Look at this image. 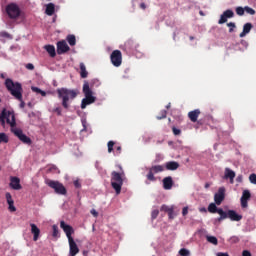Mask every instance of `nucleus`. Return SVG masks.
I'll list each match as a JSON object with an SVG mask.
<instances>
[{
  "label": "nucleus",
  "instance_id": "obj_43",
  "mask_svg": "<svg viewBox=\"0 0 256 256\" xmlns=\"http://www.w3.org/2000/svg\"><path fill=\"white\" fill-rule=\"evenodd\" d=\"M173 208H169V206H167V205H162L161 206V208H160V211H164L165 213H171V210H172Z\"/></svg>",
  "mask_w": 256,
  "mask_h": 256
},
{
  "label": "nucleus",
  "instance_id": "obj_45",
  "mask_svg": "<svg viewBox=\"0 0 256 256\" xmlns=\"http://www.w3.org/2000/svg\"><path fill=\"white\" fill-rule=\"evenodd\" d=\"M151 217H152V219L159 217V210H153L151 213Z\"/></svg>",
  "mask_w": 256,
  "mask_h": 256
},
{
  "label": "nucleus",
  "instance_id": "obj_28",
  "mask_svg": "<svg viewBox=\"0 0 256 256\" xmlns=\"http://www.w3.org/2000/svg\"><path fill=\"white\" fill-rule=\"evenodd\" d=\"M66 41L69 43L71 47H75V45H77V38H75V35L73 34H69L66 37Z\"/></svg>",
  "mask_w": 256,
  "mask_h": 256
},
{
  "label": "nucleus",
  "instance_id": "obj_32",
  "mask_svg": "<svg viewBox=\"0 0 256 256\" xmlns=\"http://www.w3.org/2000/svg\"><path fill=\"white\" fill-rule=\"evenodd\" d=\"M1 143H9V136H7L4 132L0 133V144Z\"/></svg>",
  "mask_w": 256,
  "mask_h": 256
},
{
  "label": "nucleus",
  "instance_id": "obj_1",
  "mask_svg": "<svg viewBox=\"0 0 256 256\" xmlns=\"http://www.w3.org/2000/svg\"><path fill=\"white\" fill-rule=\"evenodd\" d=\"M7 91L16 99L20 101V109H25V101H23V86L19 82H13L11 78H7L4 83Z\"/></svg>",
  "mask_w": 256,
  "mask_h": 256
},
{
  "label": "nucleus",
  "instance_id": "obj_27",
  "mask_svg": "<svg viewBox=\"0 0 256 256\" xmlns=\"http://www.w3.org/2000/svg\"><path fill=\"white\" fill-rule=\"evenodd\" d=\"M45 13L46 15H49V17H51L55 13V4L53 3L47 4Z\"/></svg>",
  "mask_w": 256,
  "mask_h": 256
},
{
  "label": "nucleus",
  "instance_id": "obj_5",
  "mask_svg": "<svg viewBox=\"0 0 256 256\" xmlns=\"http://www.w3.org/2000/svg\"><path fill=\"white\" fill-rule=\"evenodd\" d=\"M208 212L209 213H218V215H220V217H218L214 220V223H221V221H225V219H227V212H225L223 210V208H217L216 203L209 204Z\"/></svg>",
  "mask_w": 256,
  "mask_h": 256
},
{
  "label": "nucleus",
  "instance_id": "obj_19",
  "mask_svg": "<svg viewBox=\"0 0 256 256\" xmlns=\"http://www.w3.org/2000/svg\"><path fill=\"white\" fill-rule=\"evenodd\" d=\"M224 179H229L231 185H233L235 183V171L225 168Z\"/></svg>",
  "mask_w": 256,
  "mask_h": 256
},
{
  "label": "nucleus",
  "instance_id": "obj_44",
  "mask_svg": "<svg viewBox=\"0 0 256 256\" xmlns=\"http://www.w3.org/2000/svg\"><path fill=\"white\" fill-rule=\"evenodd\" d=\"M249 181L250 183H252L253 185H256V174L253 173L249 176Z\"/></svg>",
  "mask_w": 256,
  "mask_h": 256
},
{
  "label": "nucleus",
  "instance_id": "obj_21",
  "mask_svg": "<svg viewBox=\"0 0 256 256\" xmlns=\"http://www.w3.org/2000/svg\"><path fill=\"white\" fill-rule=\"evenodd\" d=\"M200 115H201V110L195 109L188 113V118L190 119V121H192V123H197V119H199Z\"/></svg>",
  "mask_w": 256,
  "mask_h": 256
},
{
  "label": "nucleus",
  "instance_id": "obj_7",
  "mask_svg": "<svg viewBox=\"0 0 256 256\" xmlns=\"http://www.w3.org/2000/svg\"><path fill=\"white\" fill-rule=\"evenodd\" d=\"M6 13L10 19L21 17V8L16 3H10L6 6Z\"/></svg>",
  "mask_w": 256,
  "mask_h": 256
},
{
  "label": "nucleus",
  "instance_id": "obj_54",
  "mask_svg": "<svg viewBox=\"0 0 256 256\" xmlns=\"http://www.w3.org/2000/svg\"><path fill=\"white\" fill-rule=\"evenodd\" d=\"M231 242L232 243H239V237H237V236L232 237Z\"/></svg>",
  "mask_w": 256,
  "mask_h": 256
},
{
  "label": "nucleus",
  "instance_id": "obj_29",
  "mask_svg": "<svg viewBox=\"0 0 256 256\" xmlns=\"http://www.w3.org/2000/svg\"><path fill=\"white\" fill-rule=\"evenodd\" d=\"M206 241L212 245H219V240H217V237L215 236H206Z\"/></svg>",
  "mask_w": 256,
  "mask_h": 256
},
{
  "label": "nucleus",
  "instance_id": "obj_56",
  "mask_svg": "<svg viewBox=\"0 0 256 256\" xmlns=\"http://www.w3.org/2000/svg\"><path fill=\"white\" fill-rule=\"evenodd\" d=\"M169 219H174L175 216H173V208L171 209V212H168Z\"/></svg>",
  "mask_w": 256,
  "mask_h": 256
},
{
  "label": "nucleus",
  "instance_id": "obj_41",
  "mask_svg": "<svg viewBox=\"0 0 256 256\" xmlns=\"http://www.w3.org/2000/svg\"><path fill=\"white\" fill-rule=\"evenodd\" d=\"M227 27H230L229 33H233V31H235V28L237 27V25H235L234 22H229V23H227Z\"/></svg>",
  "mask_w": 256,
  "mask_h": 256
},
{
  "label": "nucleus",
  "instance_id": "obj_35",
  "mask_svg": "<svg viewBox=\"0 0 256 256\" xmlns=\"http://www.w3.org/2000/svg\"><path fill=\"white\" fill-rule=\"evenodd\" d=\"M179 255L180 256H190L191 252L187 250L186 248H182L179 250Z\"/></svg>",
  "mask_w": 256,
  "mask_h": 256
},
{
  "label": "nucleus",
  "instance_id": "obj_14",
  "mask_svg": "<svg viewBox=\"0 0 256 256\" xmlns=\"http://www.w3.org/2000/svg\"><path fill=\"white\" fill-rule=\"evenodd\" d=\"M69 45H67V42L65 40L57 42V54L63 55L67 53V51H70Z\"/></svg>",
  "mask_w": 256,
  "mask_h": 256
},
{
  "label": "nucleus",
  "instance_id": "obj_33",
  "mask_svg": "<svg viewBox=\"0 0 256 256\" xmlns=\"http://www.w3.org/2000/svg\"><path fill=\"white\" fill-rule=\"evenodd\" d=\"M236 14L243 17V15H245V8L241 6L236 7Z\"/></svg>",
  "mask_w": 256,
  "mask_h": 256
},
{
  "label": "nucleus",
  "instance_id": "obj_17",
  "mask_svg": "<svg viewBox=\"0 0 256 256\" xmlns=\"http://www.w3.org/2000/svg\"><path fill=\"white\" fill-rule=\"evenodd\" d=\"M68 243H69V249H70L69 250L70 256H76L77 253H79V246H77V243L73 238L68 240Z\"/></svg>",
  "mask_w": 256,
  "mask_h": 256
},
{
  "label": "nucleus",
  "instance_id": "obj_12",
  "mask_svg": "<svg viewBox=\"0 0 256 256\" xmlns=\"http://www.w3.org/2000/svg\"><path fill=\"white\" fill-rule=\"evenodd\" d=\"M225 201V187H220L214 194V202L216 205H221Z\"/></svg>",
  "mask_w": 256,
  "mask_h": 256
},
{
  "label": "nucleus",
  "instance_id": "obj_9",
  "mask_svg": "<svg viewBox=\"0 0 256 256\" xmlns=\"http://www.w3.org/2000/svg\"><path fill=\"white\" fill-rule=\"evenodd\" d=\"M163 171H165V168L161 165H154V166H151L149 169H148V174L146 175V179L148 181H152V182H155L157 181V178H155V174L157 173H163Z\"/></svg>",
  "mask_w": 256,
  "mask_h": 256
},
{
  "label": "nucleus",
  "instance_id": "obj_53",
  "mask_svg": "<svg viewBox=\"0 0 256 256\" xmlns=\"http://www.w3.org/2000/svg\"><path fill=\"white\" fill-rule=\"evenodd\" d=\"M242 256H252V255H251V252L249 250H244L242 252Z\"/></svg>",
  "mask_w": 256,
  "mask_h": 256
},
{
  "label": "nucleus",
  "instance_id": "obj_60",
  "mask_svg": "<svg viewBox=\"0 0 256 256\" xmlns=\"http://www.w3.org/2000/svg\"><path fill=\"white\" fill-rule=\"evenodd\" d=\"M217 256H229V254L228 253L219 252L217 254Z\"/></svg>",
  "mask_w": 256,
  "mask_h": 256
},
{
  "label": "nucleus",
  "instance_id": "obj_36",
  "mask_svg": "<svg viewBox=\"0 0 256 256\" xmlns=\"http://www.w3.org/2000/svg\"><path fill=\"white\" fill-rule=\"evenodd\" d=\"M53 232H52V237H59V227L57 225L52 226Z\"/></svg>",
  "mask_w": 256,
  "mask_h": 256
},
{
  "label": "nucleus",
  "instance_id": "obj_52",
  "mask_svg": "<svg viewBox=\"0 0 256 256\" xmlns=\"http://www.w3.org/2000/svg\"><path fill=\"white\" fill-rule=\"evenodd\" d=\"M187 213H189V208H188V207H184V208L182 209V215H183V217H185V215H187Z\"/></svg>",
  "mask_w": 256,
  "mask_h": 256
},
{
  "label": "nucleus",
  "instance_id": "obj_59",
  "mask_svg": "<svg viewBox=\"0 0 256 256\" xmlns=\"http://www.w3.org/2000/svg\"><path fill=\"white\" fill-rule=\"evenodd\" d=\"M42 97H46L47 96V92L43 91V90H40V93H39Z\"/></svg>",
  "mask_w": 256,
  "mask_h": 256
},
{
  "label": "nucleus",
  "instance_id": "obj_3",
  "mask_svg": "<svg viewBox=\"0 0 256 256\" xmlns=\"http://www.w3.org/2000/svg\"><path fill=\"white\" fill-rule=\"evenodd\" d=\"M58 98L62 99V107L64 109H69V102L73 101L77 97V91L67 88H58L57 89Z\"/></svg>",
  "mask_w": 256,
  "mask_h": 256
},
{
  "label": "nucleus",
  "instance_id": "obj_22",
  "mask_svg": "<svg viewBox=\"0 0 256 256\" xmlns=\"http://www.w3.org/2000/svg\"><path fill=\"white\" fill-rule=\"evenodd\" d=\"M30 227H31V233L33 235V241H38L39 235H41V230L35 224H30Z\"/></svg>",
  "mask_w": 256,
  "mask_h": 256
},
{
  "label": "nucleus",
  "instance_id": "obj_47",
  "mask_svg": "<svg viewBox=\"0 0 256 256\" xmlns=\"http://www.w3.org/2000/svg\"><path fill=\"white\" fill-rule=\"evenodd\" d=\"M74 187L76 189H81V181H79V179L74 181Z\"/></svg>",
  "mask_w": 256,
  "mask_h": 256
},
{
  "label": "nucleus",
  "instance_id": "obj_26",
  "mask_svg": "<svg viewBox=\"0 0 256 256\" xmlns=\"http://www.w3.org/2000/svg\"><path fill=\"white\" fill-rule=\"evenodd\" d=\"M45 51L50 55V57H56L57 52H55V46L53 45H45L44 46Z\"/></svg>",
  "mask_w": 256,
  "mask_h": 256
},
{
  "label": "nucleus",
  "instance_id": "obj_63",
  "mask_svg": "<svg viewBox=\"0 0 256 256\" xmlns=\"http://www.w3.org/2000/svg\"><path fill=\"white\" fill-rule=\"evenodd\" d=\"M204 187H205V189H209V187H211V184L206 183Z\"/></svg>",
  "mask_w": 256,
  "mask_h": 256
},
{
  "label": "nucleus",
  "instance_id": "obj_46",
  "mask_svg": "<svg viewBox=\"0 0 256 256\" xmlns=\"http://www.w3.org/2000/svg\"><path fill=\"white\" fill-rule=\"evenodd\" d=\"M172 132L174 135H181V130L176 127H172Z\"/></svg>",
  "mask_w": 256,
  "mask_h": 256
},
{
  "label": "nucleus",
  "instance_id": "obj_51",
  "mask_svg": "<svg viewBox=\"0 0 256 256\" xmlns=\"http://www.w3.org/2000/svg\"><path fill=\"white\" fill-rule=\"evenodd\" d=\"M26 69H29V71H33V69H35V66L33 64H31V63H28L26 65Z\"/></svg>",
  "mask_w": 256,
  "mask_h": 256
},
{
  "label": "nucleus",
  "instance_id": "obj_16",
  "mask_svg": "<svg viewBox=\"0 0 256 256\" xmlns=\"http://www.w3.org/2000/svg\"><path fill=\"white\" fill-rule=\"evenodd\" d=\"M226 219H230V221H241V219H243V216L237 214L235 210H228L226 212Z\"/></svg>",
  "mask_w": 256,
  "mask_h": 256
},
{
  "label": "nucleus",
  "instance_id": "obj_40",
  "mask_svg": "<svg viewBox=\"0 0 256 256\" xmlns=\"http://www.w3.org/2000/svg\"><path fill=\"white\" fill-rule=\"evenodd\" d=\"M244 11H246V13H248V15H255V9H253L249 6L244 7Z\"/></svg>",
  "mask_w": 256,
  "mask_h": 256
},
{
  "label": "nucleus",
  "instance_id": "obj_24",
  "mask_svg": "<svg viewBox=\"0 0 256 256\" xmlns=\"http://www.w3.org/2000/svg\"><path fill=\"white\" fill-rule=\"evenodd\" d=\"M165 167H166L167 171H177L179 164H178V162H175V161H169L165 164Z\"/></svg>",
  "mask_w": 256,
  "mask_h": 256
},
{
  "label": "nucleus",
  "instance_id": "obj_38",
  "mask_svg": "<svg viewBox=\"0 0 256 256\" xmlns=\"http://www.w3.org/2000/svg\"><path fill=\"white\" fill-rule=\"evenodd\" d=\"M108 147V153H113V149L115 147V142L114 141H109L107 144Z\"/></svg>",
  "mask_w": 256,
  "mask_h": 256
},
{
  "label": "nucleus",
  "instance_id": "obj_55",
  "mask_svg": "<svg viewBox=\"0 0 256 256\" xmlns=\"http://www.w3.org/2000/svg\"><path fill=\"white\" fill-rule=\"evenodd\" d=\"M237 183H243V175H239L236 178Z\"/></svg>",
  "mask_w": 256,
  "mask_h": 256
},
{
  "label": "nucleus",
  "instance_id": "obj_20",
  "mask_svg": "<svg viewBox=\"0 0 256 256\" xmlns=\"http://www.w3.org/2000/svg\"><path fill=\"white\" fill-rule=\"evenodd\" d=\"M162 183H163V189H165L166 191L173 189V177L171 176L165 177L162 180Z\"/></svg>",
  "mask_w": 256,
  "mask_h": 256
},
{
  "label": "nucleus",
  "instance_id": "obj_64",
  "mask_svg": "<svg viewBox=\"0 0 256 256\" xmlns=\"http://www.w3.org/2000/svg\"><path fill=\"white\" fill-rule=\"evenodd\" d=\"M0 77H1V79H5V74L1 73Z\"/></svg>",
  "mask_w": 256,
  "mask_h": 256
},
{
  "label": "nucleus",
  "instance_id": "obj_15",
  "mask_svg": "<svg viewBox=\"0 0 256 256\" xmlns=\"http://www.w3.org/2000/svg\"><path fill=\"white\" fill-rule=\"evenodd\" d=\"M6 201L8 203V210L10 213H15L17 211V208L15 207V201L13 200V196H11V193L7 192L5 194Z\"/></svg>",
  "mask_w": 256,
  "mask_h": 256
},
{
  "label": "nucleus",
  "instance_id": "obj_34",
  "mask_svg": "<svg viewBox=\"0 0 256 256\" xmlns=\"http://www.w3.org/2000/svg\"><path fill=\"white\" fill-rule=\"evenodd\" d=\"M101 85V82H99V79L94 78L90 81V87H99Z\"/></svg>",
  "mask_w": 256,
  "mask_h": 256
},
{
  "label": "nucleus",
  "instance_id": "obj_2",
  "mask_svg": "<svg viewBox=\"0 0 256 256\" xmlns=\"http://www.w3.org/2000/svg\"><path fill=\"white\" fill-rule=\"evenodd\" d=\"M119 169L120 172L112 171L111 173V186L115 190L116 195L121 193L123 182L125 181V171H123V167L121 166H119Z\"/></svg>",
  "mask_w": 256,
  "mask_h": 256
},
{
  "label": "nucleus",
  "instance_id": "obj_57",
  "mask_svg": "<svg viewBox=\"0 0 256 256\" xmlns=\"http://www.w3.org/2000/svg\"><path fill=\"white\" fill-rule=\"evenodd\" d=\"M32 91H34V93H40L41 89L37 87H32Z\"/></svg>",
  "mask_w": 256,
  "mask_h": 256
},
{
  "label": "nucleus",
  "instance_id": "obj_48",
  "mask_svg": "<svg viewBox=\"0 0 256 256\" xmlns=\"http://www.w3.org/2000/svg\"><path fill=\"white\" fill-rule=\"evenodd\" d=\"M115 149H116V152L114 153V155H121V151H122L121 146H115Z\"/></svg>",
  "mask_w": 256,
  "mask_h": 256
},
{
  "label": "nucleus",
  "instance_id": "obj_42",
  "mask_svg": "<svg viewBox=\"0 0 256 256\" xmlns=\"http://www.w3.org/2000/svg\"><path fill=\"white\" fill-rule=\"evenodd\" d=\"M227 17H226V15L225 14H221V16H220V19H219V21H218V24L219 25H223V23H227Z\"/></svg>",
  "mask_w": 256,
  "mask_h": 256
},
{
  "label": "nucleus",
  "instance_id": "obj_49",
  "mask_svg": "<svg viewBox=\"0 0 256 256\" xmlns=\"http://www.w3.org/2000/svg\"><path fill=\"white\" fill-rule=\"evenodd\" d=\"M240 201H241V207H243V209L247 208V206H248L247 201H248V200L240 199Z\"/></svg>",
  "mask_w": 256,
  "mask_h": 256
},
{
  "label": "nucleus",
  "instance_id": "obj_39",
  "mask_svg": "<svg viewBox=\"0 0 256 256\" xmlns=\"http://www.w3.org/2000/svg\"><path fill=\"white\" fill-rule=\"evenodd\" d=\"M167 118V110H162L160 112V115L156 117V119H158V121H160L161 119H165Z\"/></svg>",
  "mask_w": 256,
  "mask_h": 256
},
{
  "label": "nucleus",
  "instance_id": "obj_58",
  "mask_svg": "<svg viewBox=\"0 0 256 256\" xmlns=\"http://www.w3.org/2000/svg\"><path fill=\"white\" fill-rule=\"evenodd\" d=\"M91 214L94 216V217H97L99 215V213L95 210V209H92L91 210Z\"/></svg>",
  "mask_w": 256,
  "mask_h": 256
},
{
  "label": "nucleus",
  "instance_id": "obj_50",
  "mask_svg": "<svg viewBox=\"0 0 256 256\" xmlns=\"http://www.w3.org/2000/svg\"><path fill=\"white\" fill-rule=\"evenodd\" d=\"M0 123H1L2 126H5V120H4V116H3V110H2V112H1V114H0Z\"/></svg>",
  "mask_w": 256,
  "mask_h": 256
},
{
  "label": "nucleus",
  "instance_id": "obj_62",
  "mask_svg": "<svg viewBox=\"0 0 256 256\" xmlns=\"http://www.w3.org/2000/svg\"><path fill=\"white\" fill-rule=\"evenodd\" d=\"M200 212L201 213H207V209L206 208H200Z\"/></svg>",
  "mask_w": 256,
  "mask_h": 256
},
{
  "label": "nucleus",
  "instance_id": "obj_4",
  "mask_svg": "<svg viewBox=\"0 0 256 256\" xmlns=\"http://www.w3.org/2000/svg\"><path fill=\"white\" fill-rule=\"evenodd\" d=\"M83 93L85 95V98L82 100L81 109H85L87 105H91L92 103H95L97 99L95 96H93V91L91 90L89 82L87 81H84Z\"/></svg>",
  "mask_w": 256,
  "mask_h": 256
},
{
  "label": "nucleus",
  "instance_id": "obj_6",
  "mask_svg": "<svg viewBox=\"0 0 256 256\" xmlns=\"http://www.w3.org/2000/svg\"><path fill=\"white\" fill-rule=\"evenodd\" d=\"M46 184L51 189H54V191L57 195H67V188H65V186L62 183H60L59 181L47 180Z\"/></svg>",
  "mask_w": 256,
  "mask_h": 256
},
{
  "label": "nucleus",
  "instance_id": "obj_11",
  "mask_svg": "<svg viewBox=\"0 0 256 256\" xmlns=\"http://www.w3.org/2000/svg\"><path fill=\"white\" fill-rule=\"evenodd\" d=\"M12 133H14V135L16 137H18V139L22 142L25 143V145H31V138H29L27 135H25L23 133V130L19 129V128H14L12 129Z\"/></svg>",
  "mask_w": 256,
  "mask_h": 256
},
{
  "label": "nucleus",
  "instance_id": "obj_61",
  "mask_svg": "<svg viewBox=\"0 0 256 256\" xmlns=\"http://www.w3.org/2000/svg\"><path fill=\"white\" fill-rule=\"evenodd\" d=\"M140 7H141V9H146V8H147V6L145 5V3H141V4H140Z\"/></svg>",
  "mask_w": 256,
  "mask_h": 256
},
{
  "label": "nucleus",
  "instance_id": "obj_10",
  "mask_svg": "<svg viewBox=\"0 0 256 256\" xmlns=\"http://www.w3.org/2000/svg\"><path fill=\"white\" fill-rule=\"evenodd\" d=\"M111 63L114 67H121L123 63V54L121 50H114L110 55Z\"/></svg>",
  "mask_w": 256,
  "mask_h": 256
},
{
  "label": "nucleus",
  "instance_id": "obj_18",
  "mask_svg": "<svg viewBox=\"0 0 256 256\" xmlns=\"http://www.w3.org/2000/svg\"><path fill=\"white\" fill-rule=\"evenodd\" d=\"M10 187L14 189V191H19L22 189L21 180L18 177L10 178Z\"/></svg>",
  "mask_w": 256,
  "mask_h": 256
},
{
  "label": "nucleus",
  "instance_id": "obj_8",
  "mask_svg": "<svg viewBox=\"0 0 256 256\" xmlns=\"http://www.w3.org/2000/svg\"><path fill=\"white\" fill-rule=\"evenodd\" d=\"M3 117L4 121H6L7 125H10L11 129H15L17 125V121L15 120V112L11 110L3 109Z\"/></svg>",
  "mask_w": 256,
  "mask_h": 256
},
{
  "label": "nucleus",
  "instance_id": "obj_13",
  "mask_svg": "<svg viewBox=\"0 0 256 256\" xmlns=\"http://www.w3.org/2000/svg\"><path fill=\"white\" fill-rule=\"evenodd\" d=\"M60 227L63 229L64 233L66 234V237L69 240L73 239V233H75V230L71 227V225H68L65 223V221L60 222Z\"/></svg>",
  "mask_w": 256,
  "mask_h": 256
},
{
  "label": "nucleus",
  "instance_id": "obj_25",
  "mask_svg": "<svg viewBox=\"0 0 256 256\" xmlns=\"http://www.w3.org/2000/svg\"><path fill=\"white\" fill-rule=\"evenodd\" d=\"M89 75V72H87V67L85 66V63L81 62L80 63V77L82 79H87Z\"/></svg>",
  "mask_w": 256,
  "mask_h": 256
},
{
  "label": "nucleus",
  "instance_id": "obj_23",
  "mask_svg": "<svg viewBox=\"0 0 256 256\" xmlns=\"http://www.w3.org/2000/svg\"><path fill=\"white\" fill-rule=\"evenodd\" d=\"M251 29H253V24L250 22L244 24L243 31L239 34V37L243 38L245 35H248V33H251Z\"/></svg>",
  "mask_w": 256,
  "mask_h": 256
},
{
  "label": "nucleus",
  "instance_id": "obj_30",
  "mask_svg": "<svg viewBox=\"0 0 256 256\" xmlns=\"http://www.w3.org/2000/svg\"><path fill=\"white\" fill-rule=\"evenodd\" d=\"M241 199L244 201H249V199H251V192L249 190H244Z\"/></svg>",
  "mask_w": 256,
  "mask_h": 256
},
{
  "label": "nucleus",
  "instance_id": "obj_37",
  "mask_svg": "<svg viewBox=\"0 0 256 256\" xmlns=\"http://www.w3.org/2000/svg\"><path fill=\"white\" fill-rule=\"evenodd\" d=\"M52 113H56L58 117H61L63 115V110L61 109V107L58 106L52 110Z\"/></svg>",
  "mask_w": 256,
  "mask_h": 256
},
{
  "label": "nucleus",
  "instance_id": "obj_31",
  "mask_svg": "<svg viewBox=\"0 0 256 256\" xmlns=\"http://www.w3.org/2000/svg\"><path fill=\"white\" fill-rule=\"evenodd\" d=\"M223 14L225 15L226 19H233V17H235V12H233L231 9L224 11Z\"/></svg>",
  "mask_w": 256,
  "mask_h": 256
}]
</instances>
